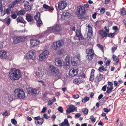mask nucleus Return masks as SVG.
Returning a JSON list of instances; mask_svg holds the SVG:
<instances>
[{"label": "nucleus", "mask_w": 126, "mask_h": 126, "mask_svg": "<svg viewBox=\"0 0 126 126\" xmlns=\"http://www.w3.org/2000/svg\"><path fill=\"white\" fill-rule=\"evenodd\" d=\"M26 17V19L28 22H31L33 21V18L32 17L30 14H27Z\"/></svg>", "instance_id": "20"}, {"label": "nucleus", "mask_w": 126, "mask_h": 126, "mask_svg": "<svg viewBox=\"0 0 126 126\" xmlns=\"http://www.w3.org/2000/svg\"><path fill=\"white\" fill-rule=\"evenodd\" d=\"M8 57L7 52L4 50L0 51V58L3 59H5Z\"/></svg>", "instance_id": "13"}, {"label": "nucleus", "mask_w": 126, "mask_h": 126, "mask_svg": "<svg viewBox=\"0 0 126 126\" xmlns=\"http://www.w3.org/2000/svg\"><path fill=\"white\" fill-rule=\"evenodd\" d=\"M79 72L78 68L72 69L69 70V74L72 77H74L77 75Z\"/></svg>", "instance_id": "9"}, {"label": "nucleus", "mask_w": 126, "mask_h": 126, "mask_svg": "<svg viewBox=\"0 0 126 126\" xmlns=\"http://www.w3.org/2000/svg\"><path fill=\"white\" fill-rule=\"evenodd\" d=\"M58 8L59 10H63L66 6L67 4L65 1H61L59 2Z\"/></svg>", "instance_id": "7"}, {"label": "nucleus", "mask_w": 126, "mask_h": 126, "mask_svg": "<svg viewBox=\"0 0 126 126\" xmlns=\"http://www.w3.org/2000/svg\"><path fill=\"white\" fill-rule=\"evenodd\" d=\"M41 118H40V116H38L36 117H35L34 118V119L35 120V122H36V121H38L39 120H41Z\"/></svg>", "instance_id": "54"}, {"label": "nucleus", "mask_w": 126, "mask_h": 126, "mask_svg": "<svg viewBox=\"0 0 126 126\" xmlns=\"http://www.w3.org/2000/svg\"><path fill=\"white\" fill-rule=\"evenodd\" d=\"M8 101L9 102L11 101L13 99V97L12 95L10 94H8Z\"/></svg>", "instance_id": "37"}, {"label": "nucleus", "mask_w": 126, "mask_h": 126, "mask_svg": "<svg viewBox=\"0 0 126 126\" xmlns=\"http://www.w3.org/2000/svg\"><path fill=\"white\" fill-rule=\"evenodd\" d=\"M30 42L31 45L32 47H34L36 46L40 43L39 40L38 39H31Z\"/></svg>", "instance_id": "14"}, {"label": "nucleus", "mask_w": 126, "mask_h": 126, "mask_svg": "<svg viewBox=\"0 0 126 126\" xmlns=\"http://www.w3.org/2000/svg\"><path fill=\"white\" fill-rule=\"evenodd\" d=\"M96 46L102 50V52H103V47L102 45H101L99 44H97Z\"/></svg>", "instance_id": "51"}, {"label": "nucleus", "mask_w": 126, "mask_h": 126, "mask_svg": "<svg viewBox=\"0 0 126 126\" xmlns=\"http://www.w3.org/2000/svg\"><path fill=\"white\" fill-rule=\"evenodd\" d=\"M40 120L41 121L40 122L39 121H36V122H35V124H38L39 125H42L43 124L44 122V119L42 118Z\"/></svg>", "instance_id": "44"}, {"label": "nucleus", "mask_w": 126, "mask_h": 126, "mask_svg": "<svg viewBox=\"0 0 126 126\" xmlns=\"http://www.w3.org/2000/svg\"><path fill=\"white\" fill-rule=\"evenodd\" d=\"M89 100V97L87 96H85L84 98H83L82 100V101L83 103H85L87 102V101Z\"/></svg>", "instance_id": "45"}, {"label": "nucleus", "mask_w": 126, "mask_h": 126, "mask_svg": "<svg viewBox=\"0 0 126 126\" xmlns=\"http://www.w3.org/2000/svg\"><path fill=\"white\" fill-rule=\"evenodd\" d=\"M61 29L62 28L60 25L56 24L52 27L48 28L45 32V35H47L52 32L55 34H57L61 31Z\"/></svg>", "instance_id": "2"}, {"label": "nucleus", "mask_w": 126, "mask_h": 126, "mask_svg": "<svg viewBox=\"0 0 126 126\" xmlns=\"http://www.w3.org/2000/svg\"><path fill=\"white\" fill-rule=\"evenodd\" d=\"M78 13H85V8L84 6H79L78 7Z\"/></svg>", "instance_id": "18"}, {"label": "nucleus", "mask_w": 126, "mask_h": 126, "mask_svg": "<svg viewBox=\"0 0 126 126\" xmlns=\"http://www.w3.org/2000/svg\"><path fill=\"white\" fill-rule=\"evenodd\" d=\"M8 112L6 110L5 111L4 113H3L2 115L5 117L8 115Z\"/></svg>", "instance_id": "59"}, {"label": "nucleus", "mask_w": 126, "mask_h": 126, "mask_svg": "<svg viewBox=\"0 0 126 126\" xmlns=\"http://www.w3.org/2000/svg\"><path fill=\"white\" fill-rule=\"evenodd\" d=\"M18 37V41H19V43L22 42H24L26 38L25 37H24L23 36H19L17 37Z\"/></svg>", "instance_id": "28"}, {"label": "nucleus", "mask_w": 126, "mask_h": 126, "mask_svg": "<svg viewBox=\"0 0 126 126\" xmlns=\"http://www.w3.org/2000/svg\"><path fill=\"white\" fill-rule=\"evenodd\" d=\"M110 109H108L106 108H105L103 109V111L106 112L108 113L110 111Z\"/></svg>", "instance_id": "56"}, {"label": "nucleus", "mask_w": 126, "mask_h": 126, "mask_svg": "<svg viewBox=\"0 0 126 126\" xmlns=\"http://www.w3.org/2000/svg\"><path fill=\"white\" fill-rule=\"evenodd\" d=\"M69 108L71 110V111L72 112L75 111H77V108L73 105H70V106Z\"/></svg>", "instance_id": "26"}, {"label": "nucleus", "mask_w": 126, "mask_h": 126, "mask_svg": "<svg viewBox=\"0 0 126 126\" xmlns=\"http://www.w3.org/2000/svg\"><path fill=\"white\" fill-rule=\"evenodd\" d=\"M46 57L42 53L39 56V60L40 61H42L46 59Z\"/></svg>", "instance_id": "41"}, {"label": "nucleus", "mask_w": 126, "mask_h": 126, "mask_svg": "<svg viewBox=\"0 0 126 126\" xmlns=\"http://www.w3.org/2000/svg\"><path fill=\"white\" fill-rule=\"evenodd\" d=\"M59 126H69V124L68 123V121L67 120L65 119L64 121L61 123L59 125Z\"/></svg>", "instance_id": "19"}, {"label": "nucleus", "mask_w": 126, "mask_h": 126, "mask_svg": "<svg viewBox=\"0 0 126 126\" xmlns=\"http://www.w3.org/2000/svg\"><path fill=\"white\" fill-rule=\"evenodd\" d=\"M17 37H15L14 38V40L13 41V43L14 44H17L19 43Z\"/></svg>", "instance_id": "48"}, {"label": "nucleus", "mask_w": 126, "mask_h": 126, "mask_svg": "<svg viewBox=\"0 0 126 126\" xmlns=\"http://www.w3.org/2000/svg\"><path fill=\"white\" fill-rule=\"evenodd\" d=\"M95 70L94 69H92L91 71V76L90 78V81H92L94 79V73Z\"/></svg>", "instance_id": "24"}, {"label": "nucleus", "mask_w": 126, "mask_h": 126, "mask_svg": "<svg viewBox=\"0 0 126 126\" xmlns=\"http://www.w3.org/2000/svg\"><path fill=\"white\" fill-rule=\"evenodd\" d=\"M87 55L94 54V51L92 48H88L86 50Z\"/></svg>", "instance_id": "22"}, {"label": "nucleus", "mask_w": 126, "mask_h": 126, "mask_svg": "<svg viewBox=\"0 0 126 126\" xmlns=\"http://www.w3.org/2000/svg\"><path fill=\"white\" fill-rule=\"evenodd\" d=\"M43 70L41 68H38L36 70V71L35 73L36 77L37 78H41L42 76Z\"/></svg>", "instance_id": "11"}, {"label": "nucleus", "mask_w": 126, "mask_h": 126, "mask_svg": "<svg viewBox=\"0 0 126 126\" xmlns=\"http://www.w3.org/2000/svg\"><path fill=\"white\" fill-rule=\"evenodd\" d=\"M107 85L108 87H107V90L106 91V93H109L111 92L113 89V84L112 82L108 81V82Z\"/></svg>", "instance_id": "15"}, {"label": "nucleus", "mask_w": 126, "mask_h": 126, "mask_svg": "<svg viewBox=\"0 0 126 126\" xmlns=\"http://www.w3.org/2000/svg\"><path fill=\"white\" fill-rule=\"evenodd\" d=\"M76 34L77 36L79 37V39L80 40L82 39V36L80 31L79 30H78L76 31Z\"/></svg>", "instance_id": "29"}, {"label": "nucleus", "mask_w": 126, "mask_h": 126, "mask_svg": "<svg viewBox=\"0 0 126 126\" xmlns=\"http://www.w3.org/2000/svg\"><path fill=\"white\" fill-rule=\"evenodd\" d=\"M47 109V108L46 107H44L43 108L42 111H41V113H44L46 110Z\"/></svg>", "instance_id": "60"}, {"label": "nucleus", "mask_w": 126, "mask_h": 126, "mask_svg": "<svg viewBox=\"0 0 126 126\" xmlns=\"http://www.w3.org/2000/svg\"><path fill=\"white\" fill-rule=\"evenodd\" d=\"M24 6L25 9L27 11H29L31 10V8L30 5L27 4H24Z\"/></svg>", "instance_id": "34"}, {"label": "nucleus", "mask_w": 126, "mask_h": 126, "mask_svg": "<svg viewBox=\"0 0 126 126\" xmlns=\"http://www.w3.org/2000/svg\"><path fill=\"white\" fill-rule=\"evenodd\" d=\"M115 34L114 33H112L109 34L108 36L109 37L112 38L114 36Z\"/></svg>", "instance_id": "58"}, {"label": "nucleus", "mask_w": 126, "mask_h": 126, "mask_svg": "<svg viewBox=\"0 0 126 126\" xmlns=\"http://www.w3.org/2000/svg\"><path fill=\"white\" fill-rule=\"evenodd\" d=\"M27 89L28 93L29 94L35 95L38 94V90L36 89L28 87Z\"/></svg>", "instance_id": "12"}, {"label": "nucleus", "mask_w": 126, "mask_h": 126, "mask_svg": "<svg viewBox=\"0 0 126 126\" xmlns=\"http://www.w3.org/2000/svg\"><path fill=\"white\" fill-rule=\"evenodd\" d=\"M5 6H3L2 2V0H0V11L2 13L3 11V8L5 9Z\"/></svg>", "instance_id": "35"}, {"label": "nucleus", "mask_w": 126, "mask_h": 126, "mask_svg": "<svg viewBox=\"0 0 126 126\" xmlns=\"http://www.w3.org/2000/svg\"><path fill=\"white\" fill-rule=\"evenodd\" d=\"M52 48L55 50L57 49L59 47L58 44L57 42H54L52 45Z\"/></svg>", "instance_id": "25"}, {"label": "nucleus", "mask_w": 126, "mask_h": 126, "mask_svg": "<svg viewBox=\"0 0 126 126\" xmlns=\"http://www.w3.org/2000/svg\"><path fill=\"white\" fill-rule=\"evenodd\" d=\"M16 20L17 22H20L24 23L25 22V21L23 19L22 17L20 16H19L18 18L16 19Z\"/></svg>", "instance_id": "27"}, {"label": "nucleus", "mask_w": 126, "mask_h": 126, "mask_svg": "<svg viewBox=\"0 0 126 126\" xmlns=\"http://www.w3.org/2000/svg\"><path fill=\"white\" fill-rule=\"evenodd\" d=\"M82 111L83 112V113L85 114H87L88 113V110L86 108H84L82 109Z\"/></svg>", "instance_id": "49"}, {"label": "nucleus", "mask_w": 126, "mask_h": 126, "mask_svg": "<svg viewBox=\"0 0 126 126\" xmlns=\"http://www.w3.org/2000/svg\"><path fill=\"white\" fill-rule=\"evenodd\" d=\"M58 110L61 113H63V108L61 106L59 107L58 108Z\"/></svg>", "instance_id": "55"}, {"label": "nucleus", "mask_w": 126, "mask_h": 126, "mask_svg": "<svg viewBox=\"0 0 126 126\" xmlns=\"http://www.w3.org/2000/svg\"><path fill=\"white\" fill-rule=\"evenodd\" d=\"M10 19L9 18H7L4 19V22L8 25H9L10 23Z\"/></svg>", "instance_id": "43"}, {"label": "nucleus", "mask_w": 126, "mask_h": 126, "mask_svg": "<svg viewBox=\"0 0 126 126\" xmlns=\"http://www.w3.org/2000/svg\"><path fill=\"white\" fill-rule=\"evenodd\" d=\"M83 80L81 78H78L74 79L73 81L74 83L76 84H79L82 82Z\"/></svg>", "instance_id": "21"}, {"label": "nucleus", "mask_w": 126, "mask_h": 126, "mask_svg": "<svg viewBox=\"0 0 126 126\" xmlns=\"http://www.w3.org/2000/svg\"><path fill=\"white\" fill-rule=\"evenodd\" d=\"M94 54L93 55H87L86 58L88 61H90L92 60L93 59Z\"/></svg>", "instance_id": "32"}, {"label": "nucleus", "mask_w": 126, "mask_h": 126, "mask_svg": "<svg viewBox=\"0 0 126 126\" xmlns=\"http://www.w3.org/2000/svg\"><path fill=\"white\" fill-rule=\"evenodd\" d=\"M37 25L38 27H40L43 24L42 22L41 19L36 20Z\"/></svg>", "instance_id": "42"}, {"label": "nucleus", "mask_w": 126, "mask_h": 126, "mask_svg": "<svg viewBox=\"0 0 126 126\" xmlns=\"http://www.w3.org/2000/svg\"><path fill=\"white\" fill-rule=\"evenodd\" d=\"M79 95L78 94H75L74 95H73L72 96V97L75 99H77L79 98Z\"/></svg>", "instance_id": "53"}, {"label": "nucleus", "mask_w": 126, "mask_h": 126, "mask_svg": "<svg viewBox=\"0 0 126 126\" xmlns=\"http://www.w3.org/2000/svg\"><path fill=\"white\" fill-rule=\"evenodd\" d=\"M58 43V44L59 47H60L63 46L64 44V42L63 40H59L57 42Z\"/></svg>", "instance_id": "33"}, {"label": "nucleus", "mask_w": 126, "mask_h": 126, "mask_svg": "<svg viewBox=\"0 0 126 126\" xmlns=\"http://www.w3.org/2000/svg\"><path fill=\"white\" fill-rule=\"evenodd\" d=\"M90 119L93 122H94L95 121V119L94 117L93 116H91Z\"/></svg>", "instance_id": "57"}, {"label": "nucleus", "mask_w": 126, "mask_h": 126, "mask_svg": "<svg viewBox=\"0 0 126 126\" xmlns=\"http://www.w3.org/2000/svg\"><path fill=\"white\" fill-rule=\"evenodd\" d=\"M35 51L33 50H31L29 51L26 54L27 59H32L34 60L36 58Z\"/></svg>", "instance_id": "4"}, {"label": "nucleus", "mask_w": 126, "mask_h": 126, "mask_svg": "<svg viewBox=\"0 0 126 126\" xmlns=\"http://www.w3.org/2000/svg\"><path fill=\"white\" fill-rule=\"evenodd\" d=\"M25 11L23 10H21L17 13L18 15H23L25 14Z\"/></svg>", "instance_id": "38"}, {"label": "nucleus", "mask_w": 126, "mask_h": 126, "mask_svg": "<svg viewBox=\"0 0 126 126\" xmlns=\"http://www.w3.org/2000/svg\"><path fill=\"white\" fill-rule=\"evenodd\" d=\"M120 13L121 14L122 16L125 15H126V12L124 8L120 9Z\"/></svg>", "instance_id": "36"}, {"label": "nucleus", "mask_w": 126, "mask_h": 126, "mask_svg": "<svg viewBox=\"0 0 126 126\" xmlns=\"http://www.w3.org/2000/svg\"><path fill=\"white\" fill-rule=\"evenodd\" d=\"M40 13L39 12H37L36 14V15L34 17V18L36 20H39L40 19Z\"/></svg>", "instance_id": "31"}, {"label": "nucleus", "mask_w": 126, "mask_h": 126, "mask_svg": "<svg viewBox=\"0 0 126 126\" xmlns=\"http://www.w3.org/2000/svg\"><path fill=\"white\" fill-rule=\"evenodd\" d=\"M16 2L15 1H14L9 5V7L10 8H13L14 7L15 5H16Z\"/></svg>", "instance_id": "46"}, {"label": "nucleus", "mask_w": 126, "mask_h": 126, "mask_svg": "<svg viewBox=\"0 0 126 126\" xmlns=\"http://www.w3.org/2000/svg\"><path fill=\"white\" fill-rule=\"evenodd\" d=\"M11 123L14 125H16L17 124L16 120L15 119H12L11 120Z\"/></svg>", "instance_id": "52"}, {"label": "nucleus", "mask_w": 126, "mask_h": 126, "mask_svg": "<svg viewBox=\"0 0 126 126\" xmlns=\"http://www.w3.org/2000/svg\"><path fill=\"white\" fill-rule=\"evenodd\" d=\"M105 11V9L104 8H102L100 11V13L102 15L104 14Z\"/></svg>", "instance_id": "50"}, {"label": "nucleus", "mask_w": 126, "mask_h": 126, "mask_svg": "<svg viewBox=\"0 0 126 126\" xmlns=\"http://www.w3.org/2000/svg\"><path fill=\"white\" fill-rule=\"evenodd\" d=\"M42 53L46 58L49 54V52L47 50H45Z\"/></svg>", "instance_id": "39"}, {"label": "nucleus", "mask_w": 126, "mask_h": 126, "mask_svg": "<svg viewBox=\"0 0 126 126\" xmlns=\"http://www.w3.org/2000/svg\"><path fill=\"white\" fill-rule=\"evenodd\" d=\"M104 79L103 76V75L100 74L98 75L96 77V79L98 81H99L103 80Z\"/></svg>", "instance_id": "30"}, {"label": "nucleus", "mask_w": 126, "mask_h": 126, "mask_svg": "<svg viewBox=\"0 0 126 126\" xmlns=\"http://www.w3.org/2000/svg\"><path fill=\"white\" fill-rule=\"evenodd\" d=\"M110 60H108L106 62V65L107 66H108L110 64Z\"/></svg>", "instance_id": "64"}, {"label": "nucleus", "mask_w": 126, "mask_h": 126, "mask_svg": "<svg viewBox=\"0 0 126 126\" xmlns=\"http://www.w3.org/2000/svg\"><path fill=\"white\" fill-rule=\"evenodd\" d=\"M88 31L87 32L88 33L87 37V38H90L92 36V27L90 25H88Z\"/></svg>", "instance_id": "17"}, {"label": "nucleus", "mask_w": 126, "mask_h": 126, "mask_svg": "<svg viewBox=\"0 0 126 126\" xmlns=\"http://www.w3.org/2000/svg\"><path fill=\"white\" fill-rule=\"evenodd\" d=\"M98 70L100 71H106V69L105 68L104 66L102 65H101L99 67Z\"/></svg>", "instance_id": "47"}, {"label": "nucleus", "mask_w": 126, "mask_h": 126, "mask_svg": "<svg viewBox=\"0 0 126 126\" xmlns=\"http://www.w3.org/2000/svg\"><path fill=\"white\" fill-rule=\"evenodd\" d=\"M42 53L46 58L49 54V52L47 50H45Z\"/></svg>", "instance_id": "40"}, {"label": "nucleus", "mask_w": 126, "mask_h": 126, "mask_svg": "<svg viewBox=\"0 0 126 126\" xmlns=\"http://www.w3.org/2000/svg\"><path fill=\"white\" fill-rule=\"evenodd\" d=\"M89 16L85 13H80L78 15V18L82 19L84 20L89 18Z\"/></svg>", "instance_id": "10"}, {"label": "nucleus", "mask_w": 126, "mask_h": 126, "mask_svg": "<svg viewBox=\"0 0 126 126\" xmlns=\"http://www.w3.org/2000/svg\"><path fill=\"white\" fill-rule=\"evenodd\" d=\"M70 57L69 56H67L65 59V61L63 64V67L65 69H68L70 67Z\"/></svg>", "instance_id": "6"}, {"label": "nucleus", "mask_w": 126, "mask_h": 126, "mask_svg": "<svg viewBox=\"0 0 126 126\" xmlns=\"http://www.w3.org/2000/svg\"><path fill=\"white\" fill-rule=\"evenodd\" d=\"M71 61L73 65H77L79 63L80 60L76 58L74 56H71Z\"/></svg>", "instance_id": "8"}, {"label": "nucleus", "mask_w": 126, "mask_h": 126, "mask_svg": "<svg viewBox=\"0 0 126 126\" xmlns=\"http://www.w3.org/2000/svg\"><path fill=\"white\" fill-rule=\"evenodd\" d=\"M10 79L13 81L18 80L21 77L20 71L18 69L15 68L11 69L8 75Z\"/></svg>", "instance_id": "1"}, {"label": "nucleus", "mask_w": 126, "mask_h": 126, "mask_svg": "<svg viewBox=\"0 0 126 126\" xmlns=\"http://www.w3.org/2000/svg\"><path fill=\"white\" fill-rule=\"evenodd\" d=\"M99 33L103 37H106L108 34V33L102 30L99 31Z\"/></svg>", "instance_id": "23"}, {"label": "nucleus", "mask_w": 126, "mask_h": 126, "mask_svg": "<svg viewBox=\"0 0 126 126\" xmlns=\"http://www.w3.org/2000/svg\"><path fill=\"white\" fill-rule=\"evenodd\" d=\"M49 6L48 5L46 4H44L43 5V7L45 9H48L49 8Z\"/></svg>", "instance_id": "62"}, {"label": "nucleus", "mask_w": 126, "mask_h": 126, "mask_svg": "<svg viewBox=\"0 0 126 126\" xmlns=\"http://www.w3.org/2000/svg\"><path fill=\"white\" fill-rule=\"evenodd\" d=\"M55 63L56 66H61L62 65L63 62L60 58H56L55 59Z\"/></svg>", "instance_id": "16"}, {"label": "nucleus", "mask_w": 126, "mask_h": 126, "mask_svg": "<svg viewBox=\"0 0 126 126\" xmlns=\"http://www.w3.org/2000/svg\"><path fill=\"white\" fill-rule=\"evenodd\" d=\"M53 104V103L52 101L51 100H50L48 101V104L49 105H52Z\"/></svg>", "instance_id": "63"}, {"label": "nucleus", "mask_w": 126, "mask_h": 126, "mask_svg": "<svg viewBox=\"0 0 126 126\" xmlns=\"http://www.w3.org/2000/svg\"><path fill=\"white\" fill-rule=\"evenodd\" d=\"M50 69L52 74L53 75L56 76L58 75L59 70L57 68L51 65L50 66Z\"/></svg>", "instance_id": "5"}, {"label": "nucleus", "mask_w": 126, "mask_h": 126, "mask_svg": "<svg viewBox=\"0 0 126 126\" xmlns=\"http://www.w3.org/2000/svg\"><path fill=\"white\" fill-rule=\"evenodd\" d=\"M43 36L44 34L43 33H42L41 34L36 35L35 36V37L37 38Z\"/></svg>", "instance_id": "61"}, {"label": "nucleus", "mask_w": 126, "mask_h": 126, "mask_svg": "<svg viewBox=\"0 0 126 126\" xmlns=\"http://www.w3.org/2000/svg\"><path fill=\"white\" fill-rule=\"evenodd\" d=\"M14 95L19 99H23L25 97V92L22 90L17 89H16L14 93Z\"/></svg>", "instance_id": "3"}]
</instances>
